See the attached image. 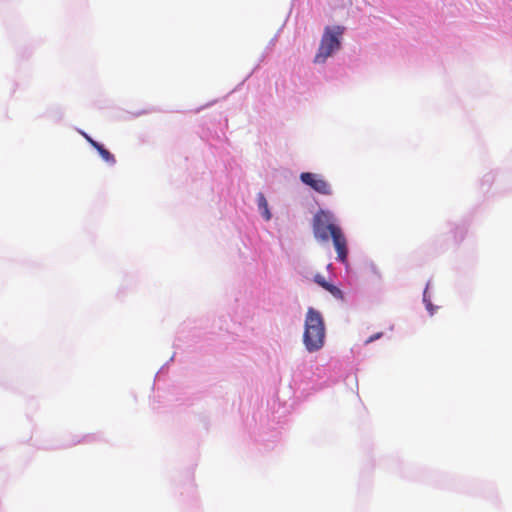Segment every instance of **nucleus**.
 Segmentation results:
<instances>
[{"label":"nucleus","instance_id":"nucleus-1","mask_svg":"<svg viewBox=\"0 0 512 512\" xmlns=\"http://www.w3.org/2000/svg\"><path fill=\"white\" fill-rule=\"evenodd\" d=\"M312 229L316 240L328 242L331 239L337 252V259L343 263L346 262L347 239L333 213L323 209L317 211L313 217Z\"/></svg>","mask_w":512,"mask_h":512},{"label":"nucleus","instance_id":"nucleus-5","mask_svg":"<svg viewBox=\"0 0 512 512\" xmlns=\"http://www.w3.org/2000/svg\"><path fill=\"white\" fill-rule=\"evenodd\" d=\"M257 200H258V207H259L263 217L266 220H270L271 214L268 209V203L266 201V198L264 197V195L262 193H260V194H258Z\"/></svg>","mask_w":512,"mask_h":512},{"label":"nucleus","instance_id":"nucleus-9","mask_svg":"<svg viewBox=\"0 0 512 512\" xmlns=\"http://www.w3.org/2000/svg\"><path fill=\"white\" fill-rule=\"evenodd\" d=\"M83 136L84 138L90 143V145L92 147H94L95 149L100 145L98 142H96L95 140H93L89 135H87L86 133H83Z\"/></svg>","mask_w":512,"mask_h":512},{"label":"nucleus","instance_id":"nucleus-6","mask_svg":"<svg viewBox=\"0 0 512 512\" xmlns=\"http://www.w3.org/2000/svg\"><path fill=\"white\" fill-rule=\"evenodd\" d=\"M99 152L100 156L108 163H115V157L111 154L107 149H105L101 144L96 148Z\"/></svg>","mask_w":512,"mask_h":512},{"label":"nucleus","instance_id":"nucleus-7","mask_svg":"<svg viewBox=\"0 0 512 512\" xmlns=\"http://www.w3.org/2000/svg\"><path fill=\"white\" fill-rule=\"evenodd\" d=\"M325 290L330 292L335 298L343 299L342 291L338 287L334 286L333 284L329 283Z\"/></svg>","mask_w":512,"mask_h":512},{"label":"nucleus","instance_id":"nucleus-8","mask_svg":"<svg viewBox=\"0 0 512 512\" xmlns=\"http://www.w3.org/2000/svg\"><path fill=\"white\" fill-rule=\"evenodd\" d=\"M314 281H315L318 285H320L322 288H324V289H326V287H327V286H328V284H329V282H327V281L325 280L324 276H323V275H321V274H316V275L314 276Z\"/></svg>","mask_w":512,"mask_h":512},{"label":"nucleus","instance_id":"nucleus-3","mask_svg":"<svg viewBox=\"0 0 512 512\" xmlns=\"http://www.w3.org/2000/svg\"><path fill=\"white\" fill-rule=\"evenodd\" d=\"M343 30L344 29L341 26H327L325 28L320 41L318 52L316 53L314 58L315 63H324L326 59L330 57L334 51L340 49V38L343 34Z\"/></svg>","mask_w":512,"mask_h":512},{"label":"nucleus","instance_id":"nucleus-11","mask_svg":"<svg viewBox=\"0 0 512 512\" xmlns=\"http://www.w3.org/2000/svg\"><path fill=\"white\" fill-rule=\"evenodd\" d=\"M381 336H382V333H377V334H375V335L371 336V337L366 341V343H370V342H372V341H374V340H376V339L380 338Z\"/></svg>","mask_w":512,"mask_h":512},{"label":"nucleus","instance_id":"nucleus-10","mask_svg":"<svg viewBox=\"0 0 512 512\" xmlns=\"http://www.w3.org/2000/svg\"><path fill=\"white\" fill-rule=\"evenodd\" d=\"M426 294H427V291L424 292V302L426 303V308L430 311V313L432 314L433 313V307H432V304L430 302H428L427 298H426Z\"/></svg>","mask_w":512,"mask_h":512},{"label":"nucleus","instance_id":"nucleus-2","mask_svg":"<svg viewBox=\"0 0 512 512\" xmlns=\"http://www.w3.org/2000/svg\"><path fill=\"white\" fill-rule=\"evenodd\" d=\"M325 326L321 314L309 308L305 319L303 342L309 352L320 350L324 345Z\"/></svg>","mask_w":512,"mask_h":512},{"label":"nucleus","instance_id":"nucleus-4","mask_svg":"<svg viewBox=\"0 0 512 512\" xmlns=\"http://www.w3.org/2000/svg\"><path fill=\"white\" fill-rule=\"evenodd\" d=\"M300 179L304 184L320 194H332L331 185L322 176L310 172H303L300 175Z\"/></svg>","mask_w":512,"mask_h":512}]
</instances>
